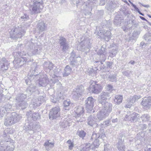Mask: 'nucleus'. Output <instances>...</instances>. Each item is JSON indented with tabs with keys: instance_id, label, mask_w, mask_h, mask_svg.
<instances>
[{
	"instance_id": "8",
	"label": "nucleus",
	"mask_w": 151,
	"mask_h": 151,
	"mask_svg": "<svg viewBox=\"0 0 151 151\" xmlns=\"http://www.w3.org/2000/svg\"><path fill=\"white\" fill-rule=\"evenodd\" d=\"M70 101H68L67 100H65L64 102V109L66 110L67 109L66 107L70 105Z\"/></svg>"
},
{
	"instance_id": "4",
	"label": "nucleus",
	"mask_w": 151,
	"mask_h": 151,
	"mask_svg": "<svg viewBox=\"0 0 151 151\" xmlns=\"http://www.w3.org/2000/svg\"><path fill=\"white\" fill-rule=\"evenodd\" d=\"M116 99L117 100V103L118 104L121 103L123 100L122 96L121 95H117L115 97Z\"/></svg>"
},
{
	"instance_id": "1",
	"label": "nucleus",
	"mask_w": 151,
	"mask_h": 151,
	"mask_svg": "<svg viewBox=\"0 0 151 151\" xmlns=\"http://www.w3.org/2000/svg\"><path fill=\"white\" fill-rule=\"evenodd\" d=\"M60 108L59 107H55L52 109L50 112V117L56 118L60 116Z\"/></svg>"
},
{
	"instance_id": "5",
	"label": "nucleus",
	"mask_w": 151,
	"mask_h": 151,
	"mask_svg": "<svg viewBox=\"0 0 151 151\" xmlns=\"http://www.w3.org/2000/svg\"><path fill=\"white\" fill-rule=\"evenodd\" d=\"M67 143L69 144L68 146L69 149L70 150H72L74 147V144L73 142H71V140L69 139L67 141Z\"/></svg>"
},
{
	"instance_id": "10",
	"label": "nucleus",
	"mask_w": 151,
	"mask_h": 151,
	"mask_svg": "<svg viewBox=\"0 0 151 151\" xmlns=\"http://www.w3.org/2000/svg\"><path fill=\"white\" fill-rule=\"evenodd\" d=\"M39 3H40V2H38L37 1H35L34 2V5H35L36 4Z\"/></svg>"
},
{
	"instance_id": "9",
	"label": "nucleus",
	"mask_w": 151,
	"mask_h": 151,
	"mask_svg": "<svg viewBox=\"0 0 151 151\" xmlns=\"http://www.w3.org/2000/svg\"><path fill=\"white\" fill-rule=\"evenodd\" d=\"M39 9L37 5H36L35 6H34L32 8V10L33 11H37V9Z\"/></svg>"
},
{
	"instance_id": "12",
	"label": "nucleus",
	"mask_w": 151,
	"mask_h": 151,
	"mask_svg": "<svg viewBox=\"0 0 151 151\" xmlns=\"http://www.w3.org/2000/svg\"><path fill=\"white\" fill-rule=\"evenodd\" d=\"M140 18L142 20H146V19L144 17L141 16H140Z\"/></svg>"
},
{
	"instance_id": "15",
	"label": "nucleus",
	"mask_w": 151,
	"mask_h": 151,
	"mask_svg": "<svg viewBox=\"0 0 151 151\" xmlns=\"http://www.w3.org/2000/svg\"><path fill=\"white\" fill-rule=\"evenodd\" d=\"M148 17H150V18H151V16H150V15H148Z\"/></svg>"
},
{
	"instance_id": "3",
	"label": "nucleus",
	"mask_w": 151,
	"mask_h": 151,
	"mask_svg": "<svg viewBox=\"0 0 151 151\" xmlns=\"http://www.w3.org/2000/svg\"><path fill=\"white\" fill-rule=\"evenodd\" d=\"M54 143L50 142L49 141H47L45 142L44 144V145L45 147L50 146V147H52L54 146Z\"/></svg>"
},
{
	"instance_id": "7",
	"label": "nucleus",
	"mask_w": 151,
	"mask_h": 151,
	"mask_svg": "<svg viewBox=\"0 0 151 151\" xmlns=\"http://www.w3.org/2000/svg\"><path fill=\"white\" fill-rule=\"evenodd\" d=\"M88 101H89L90 106H91L92 107H93L94 106V101L92 97H88Z\"/></svg>"
},
{
	"instance_id": "13",
	"label": "nucleus",
	"mask_w": 151,
	"mask_h": 151,
	"mask_svg": "<svg viewBox=\"0 0 151 151\" xmlns=\"http://www.w3.org/2000/svg\"><path fill=\"white\" fill-rule=\"evenodd\" d=\"M138 12H139V13L140 14H141V15H142V16H144V15H143V14H142L141 13V12H140V11H139Z\"/></svg>"
},
{
	"instance_id": "11",
	"label": "nucleus",
	"mask_w": 151,
	"mask_h": 151,
	"mask_svg": "<svg viewBox=\"0 0 151 151\" xmlns=\"http://www.w3.org/2000/svg\"><path fill=\"white\" fill-rule=\"evenodd\" d=\"M108 87L110 88H112L113 87L111 85H108L107 86Z\"/></svg>"
},
{
	"instance_id": "2",
	"label": "nucleus",
	"mask_w": 151,
	"mask_h": 151,
	"mask_svg": "<svg viewBox=\"0 0 151 151\" xmlns=\"http://www.w3.org/2000/svg\"><path fill=\"white\" fill-rule=\"evenodd\" d=\"M93 89L92 91L95 93H98L99 90L101 89V86L99 84H96L93 86Z\"/></svg>"
},
{
	"instance_id": "6",
	"label": "nucleus",
	"mask_w": 151,
	"mask_h": 151,
	"mask_svg": "<svg viewBox=\"0 0 151 151\" xmlns=\"http://www.w3.org/2000/svg\"><path fill=\"white\" fill-rule=\"evenodd\" d=\"M78 135L81 137H82L83 139L84 137L86 135V132L83 130H81L78 132Z\"/></svg>"
},
{
	"instance_id": "14",
	"label": "nucleus",
	"mask_w": 151,
	"mask_h": 151,
	"mask_svg": "<svg viewBox=\"0 0 151 151\" xmlns=\"http://www.w3.org/2000/svg\"><path fill=\"white\" fill-rule=\"evenodd\" d=\"M143 101H142L141 103V104L142 105H144V104L143 103Z\"/></svg>"
}]
</instances>
